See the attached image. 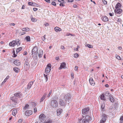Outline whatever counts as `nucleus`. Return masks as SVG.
Listing matches in <instances>:
<instances>
[{
  "label": "nucleus",
  "instance_id": "nucleus-1",
  "mask_svg": "<svg viewBox=\"0 0 123 123\" xmlns=\"http://www.w3.org/2000/svg\"><path fill=\"white\" fill-rule=\"evenodd\" d=\"M20 41L18 39V40H13L10 43L9 45L10 46L14 47L17 45L18 46L20 45Z\"/></svg>",
  "mask_w": 123,
  "mask_h": 123
},
{
  "label": "nucleus",
  "instance_id": "nucleus-2",
  "mask_svg": "<svg viewBox=\"0 0 123 123\" xmlns=\"http://www.w3.org/2000/svg\"><path fill=\"white\" fill-rule=\"evenodd\" d=\"M38 48L37 46H35L32 51V55L33 56L37 57L38 55Z\"/></svg>",
  "mask_w": 123,
  "mask_h": 123
},
{
  "label": "nucleus",
  "instance_id": "nucleus-3",
  "mask_svg": "<svg viewBox=\"0 0 123 123\" xmlns=\"http://www.w3.org/2000/svg\"><path fill=\"white\" fill-rule=\"evenodd\" d=\"M45 116L44 114L42 113L40 115L39 117V118L40 120V123H45L46 122H45Z\"/></svg>",
  "mask_w": 123,
  "mask_h": 123
},
{
  "label": "nucleus",
  "instance_id": "nucleus-4",
  "mask_svg": "<svg viewBox=\"0 0 123 123\" xmlns=\"http://www.w3.org/2000/svg\"><path fill=\"white\" fill-rule=\"evenodd\" d=\"M122 12L123 10L120 8L116 9L114 10L115 15L117 17H120L121 15Z\"/></svg>",
  "mask_w": 123,
  "mask_h": 123
},
{
  "label": "nucleus",
  "instance_id": "nucleus-5",
  "mask_svg": "<svg viewBox=\"0 0 123 123\" xmlns=\"http://www.w3.org/2000/svg\"><path fill=\"white\" fill-rule=\"evenodd\" d=\"M92 118L91 117L88 115L86 116L85 118L82 120V123H89V121L91 120Z\"/></svg>",
  "mask_w": 123,
  "mask_h": 123
},
{
  "label": "nucleus",
  "instance_id": "nucleus-6",
  "mask_svg": "<svg viewBox=\"0 0 123 123\" xmlns=\"http://www.w3.org/2000/svg\"><path fill=\"white\" fill-rule=\"evenodd\" d=\"M66 101L63 98H60L59 99V103L60 105L65 106L66 105Z\"/></svg>",
  "mask_w": 123,
  "mask_h": 123
},
{
  "label": "nucleus",
  "instance_id": "nucleus-7",
  "mask_svg": "<svg viewBox=\"0 0 123 123\" xmlns=\"http://www.w3.org/2000/svg\"><path fill=\"white\" fill-rule=\"evenodd\" d=\"M51 105L53 107H57L58 106L57 101L55 100H52L51 101Z\"/></svg>",
  "mask_w": 123,
  "mask_h": 123
},
{
  "label": "nucleus",
  "instance_id": "nucleus-8",
  "mask_svg": "<svg viewBox=\"0 0 123 123\" xmlns=\"http://www.w3.org/2000/svg\"><path fill=\"white\" fill-rule=\"evenodd\" d=\"M101 119L100 121V123H104L107 119V116L106 115L103 114L101 116Z\"/></svg>",
  "mask_w": 123,
  "mask_h": 123
},
{
  "label": "nucleus",
  "instance_id": "nucleus-9",
  "mask_svg": "<svg viewBox=\"0 0 123 123\" xmlns=\"http://www.w3.org/2000/svg\"><path fill=\"white\" fill-rule=\"evenodd\" d=\"M51 64L49 63L47 65L45 70V72L46 74H47L50 72L51 68Z\"/></svg>",
  "mask_w": 123,
  "mask_h": 123
},
{
  "label": "nucleus",
  "instance_id": "nucleus-10",
  "mask_svg": "<svg viewBox=\"0 0 123 123\" xmlns=\"http://www.w3.org/2000/svg\"><path fill=\"white\" fill-rule=\"evenodd\" d=\"M63 98L66 101L69 100L71 98V95L70 93H68L67 94H64Z\"/></svg>",
  "mask_w": 123,
  "mask_h": 123
},
{
  "label": "nucleus",
  "instance_id": "nucleus-11",
  "mask_svg": "<svg viewBox=\"0 0 123 123\" xmlns=\"http://www.w3.org/2000/svg\"><path fill=\"white\" fill-rule=\"evenodd\" d=\"M89 107L85 108L82 109V113L83 115H86L87 114L89 111Z\"/></svg>",
  "mask_w": 123,
  "mask_h": 123
},
{
  "label": "nucleus",
  "instance_id": "nucleus-12",
  "mask_svg": "<svg viewBox=\"0 0 123 123\" xmlns=\"http://www.w3.org/2000/svg\"><path fill=\"white\" fill-rule=\"evenodd\" d=\"M11 99L13 102V103L15 105L18 102V99L15 97H13L11 98Z\"/></svg>",
  "mask_w": 123,
  "mask_h": 123
},
{
  "label": "nucleus",
  "instance_id": "nucleus-13",
  "mask_svg": "<svg viewBox=\"0 0 123 123\" xmlns=\"http://www.w3.org/2000/svg\"><path fill=\"white\" fill-rule=\"evenodd\" d=\"M15 97L19 98H20L22 95V93L20 92H18L14 94Z\"/></svg>",
  "mask_w": 123,
  "mask_h": 123
},
{
  "label": "nucleus",
  "instance_id": "nucleus-14",
  "mask_svg": "<svg viewBox=\"0 0 123 123\" xmlns=\"http://www.w3.org/2000/svg\"><path fill=\"white\" fill-rule=\"evenodd\" d=\"M32 114V111L31 110H27L25 113V115L27 116H29Z\"/></svg>",
  "mask_w": 123,
  "mask_h": 123
},
{
  "label": "nucleus",
  "instance_id": "nucleus-15",
  "mask_svg": "<svg viewBox=\"0 0 123 123\" xmlns=\"http://www.w3.org/2000/svg\"><path fill=\"white\" fill-rule=\"evenodd\" d=\"M28 4L29 5L33 6L38 7V5L35 3H33L31 2H29L28 3Z\"/></svg>",
  "mask_w": 123,
  "mask_h": 123
},
{
  "label": "nucleus",
  "instance_id": "nucleus-16",
  "mask_svg": "<svg viewBox=\"0 0 123 123\" xmlns=\"http://www.w3.org/2000/svg\"><path fill=\"white\" fill-rule=\"evenodd\" d=\"M89 81L90 84L91 85L94 86L95 85V82L92 78H89Z\"/></svg>",
  "mask_w": 123,
  "mask_h": 123
},
{
  "label": "nucleus",
  "instance_id": "nucleus-17",
  "mask_svg": "<svg viewBox=\"0 0 123 123\" xmlns=\"http://www.w3.org/2000/svg\"><path fill=\"white\" fill-rule=\"evenodd\" d=\"M102 20L104 22H107L108 21V17L106 16H103L101 18Z\"/></svg>",
  "mask_w": 123,
  "mask_h": 123
},
{
  "label": "nucleus",
  "instance_id": "nucleus-18",
  "mask_svg": "<svg viewBox=\"0 0 123 123\" xmlns=\"http://www.w3.org/2000/svg\"><path fill=\"white\" fill-rule=\"evenodd\" d=\"M33 83V82L32 81L28 83L27 86V89H29L32 86Z\"/></svg>",
  "mask_w": 123,
  "mask_h": 123
},
{
  "label": "nucleus",
  "instance_id": "nucleus-19",
  "mask_svg": "<svg viewBox=\"0 0 123 123\" xmlns=\"http://www.w3.org/2000/svg\"><path fill=\"white\" fill-rule=\"evenodd\" d=\"M62 110L61 109H59L57 110V115L59 116L60 115L62 112Z\"/></svg>",
  "mask_w": 123,
  "mask_h": 123
},
{
  "label": "nucleus",
  "instance_id": "nucleus-20",
  "mask_svg": "<svg viewBox=\"0 0 123 123\" xmlns=\"http://www.w3.org/2000/svg\"><path fill=\"white\" fill-rule=\"evenodd\" d=\"M14 64L17 66H19L20 64V62L19 60H16L14 61Z\"/></svg>",
  "mask_w": 123,
  "mask_h": 123
},
{
  "label": "nucleus",
  "instance_id": "nucleus-21",
  "mask_svg": "<svg viewBox=\"0 0 123 123\" xmlns=\"http://www.w3.org/2000/svg\"><path fill=\"white\" fill-rule=\"evenodd\" d=\"M29 64L28 62L26 61L25 63V68L27 69L29 68Z\"/></svg>",
  "mask_w": 123,
  "mask_h": 123
},
{
  "label": "nucleus",
  "instance_id": "nucleus-22",
  "mask_svg": "<svg viewBox=\"0 0 123 123\" xmlns=\"http://www.w3.org/2000/svg\"><path fill=\"white\" fill-rule=\"evenodd\" d=\"M43 51L42 49H40L38 52V56L39 57H41L43 54Z\"/></svg>",
  "mask_w": 123,
  "mask_h": 123
},
{
  "label": "nucleus",
  "instance_id": "nucleus-23",
  "mask_svg": "<svg viewBox=\"0 0 123 123\" xmlns=\"http://www.w3.org/2000/svg\"><path fill=\"white\" fill-rule=\"evenodd\" d=\"M66 66V64L65 63L63 62L61 64L59 68L61 69L62 68H65Z\"/></svg>",
  "mask_w": 123,
  "mask_h": 123
},
{
  "label": "nucleus",
  "instance_id": "nucleus-24",
  "mask_svg": "<svg viewBox=\"0 0 123 123\" xmlns=\"http://www.w3.org/2000/svg\"><path fill=\"white\" fill-rule=\"evenodd\" d=\"M122 5L120 3H118L115 6L116 9L119 8H121Z\"/></svg>",
  "mask_w": 123,
  "mask_h": 123
},
{
  "label": "nucleus",
  "instance_id": "nucleus-25",
  "mask_svg": "<svg viewBox=\"0 0 123 123\" xmlns=\"http://www.w3.org/2000/svg\"><path fill=\"white\" fill-rule=\"evenodd\" d=\"M46 93L44 94V95H43L42 97L41 98L40 101V102L41 103L44 100L46 96Z\"/></svg>",
  "mask_w": 123,
  "mask_h": 123
},
{
  "label": "nucleus",
  "instance_id": "nucleus-26",
  "mask_svg": "<svg viewBox=\"0 0 123 123\" xmlns=\"http://www.w3.org/2000/svg\"><path fill=\"white\" fill-rule=\"evenodd\" d=\"M22 30L23 31L28 32L30 31V29L28 27L22 28Z\"/></svg>",
  "mask_w": 123,
  "mask_h": 123
},
{
  "label": "nucleus",
  "instance_id": "nucleus-27",
  "mask_svg": "<svg viewBox=\"0 0 123 123\" xmlns=\"http://www.w3.org/2000/svg\"><path fill=\"white\" fill-rule=\"evenodd\" d=\"M55 31L57 32L61 31H62V29L61 28L57 27H55Z\"/></svg>",
  "mask_w": 123,
  "mask_h": 123
},
{
  "label": "nucleus",
  "instance_id": "nucleus-28",
  "mask_svg": "<svg viewBox=\"0 0 123 123\" xmlns=\"http://www.w3.org/2000/svg\"><path fill=\"white\" fill-rule=\"evenodd\" d=\"M13 70L15 72L17 73L19 72L20 71V69L18 68L17 67L14 68Z\"/></svg>",
  "mask_w": 123,
  "mask_h": 123
},
{
  "label": "nucleus",
  "instance_id": "nucleus-29",
  "mask_svg": "<svg viewBox=\"0 0 123 123\" xmlns=\"http://www.w3.org/2000/svg\"><path fill=\"white\" fill-rule=\"evenodd\" d=\"M17 112V110L16 109H15L13 110L12 112V114L13 115L15 116Z\"/></svg>",
  "mask_w": 123,
  "mask_h": 123
},
{
  "label": "nucleus",
  "instance_id": "nucleus-30",
  "mask_svg": "<svg viewBox=\"0 0 123 123\" xmlns=\"http://www.w3.org/2000/svg\"><path fill=\"white\" fill-rule=\"evenodd\" d=\"M101 99L103 100H105V98L104 95V94H102L100 96Z\"/></svg>",
  "mask_w": 123,
  "mask_h": 123
},
{
  "label": "nucleus",
  "instance_id": "nucleus-31",
  "mask_svg": "<svg viewBox=\"0 0 123 123\" xmlns=\"http://www.w3.org/2000/svg\"><path fill=\"white\" fill-rule=\"evenodd\" d=\"M110 101L112 102H113L114 101V99L113 97L111 96H110Z\"/></svg>",
  "mask_w": 123,
  "mask_h": 123
},
{
  "label": "nucleus",
  "instance_id": "nucleus-32",
  "mask_svg": "<svg viewBox=\"0 0 123 123\" xmlns=\"http://www.w3.org/2000/svg\"><path fill=\"white\" fill-rule=\"evenodd\" d=\"M22 49V48L21 47H19L16 49V53H18L19 52L21 51Z\"/></svg>",
  "mask_w": 123,
  "mask_h": 123
},
{
  "label": "nucleus",
  "instance_id": "nucleus-33",
  "mask_svg": "<svg viewBox=\"0 0 123 123\" xmlns=\"http://www.w3.org/2000/svg\"><path fill=\"white\" fill-rule=\"evenodd\" d=\"M25 39L27 42H30L31 41L30 38L29 36L26 37H25Z\"/></svg>",
  "mask_w": 123,
  "mask_h": 123
},
{
  "label": "nucleus",
  "instance_id": "nucleus-34",
  "mask_svg": "<svg viewBox=\"0 0 123 123\" xmlns=\"http://www.w3.org/2000/svg\"><path fill=\"white\" fill-rule=\"evenodd\" d=\"M110 94H111L108 92L106 91L105 92L104 95L107 96H110Z\"/></svg>",
  "mask_w": 123,
  "mask_h": 123
},
{
  "label": "nucleus",
  "instance_id": "nucleus-35",
  "mask_svg": "<svg viewBox=\"0 0 123 123\" xmlns=\"http://www.w3.org/2000/svg\"><path fill=\"white\" fill-rule=\"evenodd\" d=\"M31 18L32 21L33 22H36L37 21V19L32 17H31Z\"/></svg>",
  "mask_w": 123,
  "mask_h": 123
},
{
  "label": "nucleus",
  "instance_id": "nucleus-36",
  "mask_svg": "<svg viewBox=\"0 0 123 123\" xmlns=\"http://www.w3.org/2000/svg\"><path fill=\"white\" fill-rule=\"evenodd\" d=\"M13 51L12 52V53L13 54L12 56L13 57H16L17 56V55H16L15 53V51L14 49H13Z\"/></svg>",
  "mask_w": 123,
  "mask_h": 123
},
{
  "label": "nucleus",
  "instance_id": "nucleus-37",
  "mask_svg": "<svg viewBox=\"0 0 123 123\" xmlns=\"http://www.w3.org/2000/svg\"><path fill=\"white\" fill-rule=\"evenodd\" d=\"M29 107V105L28 104H26L25 105V106L24 107V110H26Z\"/></svg>",
  "mask_w": 123,
  "mask_h": 123
},
{
  "label": "nucleus",
  "instance_id": "nucleus-38",
  "mask_svg": "<svg viewBox=\"0 0 123 123\" xmlns=\"http://www.w3.org/2000/svg\"><path fill=\"white\" fill-rule=\"evenodd\" d=\"M116 57L117 58L118 60H121V59L120 57L118 55L116 54Z\"/></svg>",
  "mask_w": 123,
  "mask_h": 123
},
{
  "label": "nucleus",
  "instance_id": "nucleus-39",
  "mask_svg": "<svg viewBox=\"0 0 123 123\" xmlns=\"http://www.w3.org/2000/svg\"><path fill=\"white\" fill-rule=\"evenodd\" d=\"M52 89L49 92V94L47 96V97H48L49 98V97H50L51 94L52 93Z\"/></svg>",
  "mask_w": 123,
  "mask_h": 123
},
{
  "label": "nucleus",
  "instance_id": "nucleus-40",
  "mask_svg": "<svg viewBox=\"0 0 123 123\" xmlns=\"http://www.w3.org/2000/svg\"><path fill=\"white\" fill-rule=\"evenodd\" d=\"M120 123H123V116H122L120 117Z\"/></svg>",
  "mask_w": 123,
  "mask_h": 123
},
{
  "label": "nucleus",
  "instance_id": "nucleus-41",
  "mask_svg": "<svg viewBox=\"0 0 123 123\" xmlns=\"http://www.w3.org/2000/svg\"><path fill=\"white\" fill-rule=\"evenodd\" d=\"M44 77L45 78L46 82L48 80V78L47 77V75H45V74H44Z\"/></svg>",
  "mask_w": 123,
  "mask_h": 123
},
{
  "label": "nucleus",
  "instance_id": "nucleus-42",
  "mask_svg": "<svg viewBox=\"0 0 123 123\" xmlns=\"http://www.w3.org/2000/svg\"><path fill=\"white\" fill-rule=\"evenodd\" d=\"M79 56V55L77 53H75L74 54V57L75 58H77Z\"/></svg>",
  "mask_w": 123,
  "mask_h": 123
},
{
  "label": "nucleus",
  "instance_id": "nucleus-43",
  "mask_svg": "<svg viewBox=\"0 0 123 123\" xmlns=\"http://www.w3.org/2000/svg\"><path fill=\"white\" fill-rule=\"evenodd\" d=\"M87 46L89 48H92L93 47V46L92 45L89 44H88L87 45Z\"/></svg>",
  "mask_w": 123,
  "mask_h": 123
},
{
  "label": "nucleus",
  "instance_id": "nucleus-44",
  "mask_svg": "<svg viewBox=\"0 0 123 123\" xmlns=\"http://www.w3.org/2000/svg\"><path fill=\"white\" fill-rule=\"evenodd\" d=\"M46 35H44L42 37V38L43 41L45 40V39Z\"/></svg>",
  "mask_w": 123,
  "mask_h": 123
},
{
  "label": "nucleus",
  "instance_id": "nucleus-45",
  "mask_svg": "<svg viewBox=\"0 0 123 123\" xmlns=\"http://www.w3.org/2000/svg\"><path fill=\"white\" fill-rule=\"evenodd\" d=\"M51 4L54 6H56V4L55 2L54 1H53L51 3Z\"/></svg>",
  "mask_w": 123,
  "mask_h": 123
},
{
  "label": "nucleus",
  "instance_id": "nucleus-46",
  "mask_svg": "<svg viewBox=\"0 0 123 123\" xmlns=\"http://www.w3.org/2000/svg\"><path fill=\"white\" fill-rule=\"evenodd\" d=\"M102 0L103 3L105 5L107 4V2L105 0Z\"/></svg>",
  "mask_w": 123,
  "mask_h": 123
},
{
  "label": "nucleus",
  "instance_id": "nucleus-47",
  "mask_svg": "<svg viewBox=\"0 0 123 123\" xmlns=\"http://www.w3.org/2000/svg\"><path fill=\"white\" fill-rule=\"evenodd\" d=\"M58 1L61 3H64V1L63 0H58Z\"/></svg>",
  "mask_w": 123,
  "mask_h": 123
},
{
  "label": "nucleus",
  "instance_id": "nucleus-48",
  "mask_svg": "<svg viewBox=\"0 0 123 123\" xmlns=\"http://www.w3.org/2000/svg\"><path fill=\"white\" fill-rule=\"evenodd\" d=\"M23 121V119H19L18 121V123H21Z\"/></svg>",
  "mask_w": 123,
  "mask_h": 123
},
{
  "label": "nucleus",
  "instance_id": "nucleus-49",
  "mask_svg": "<svg viewBox=\"0 0 123 123\" xmlns=\"http://www.w3.org/2000/svg\"><path fill=\"white\" fill-rule=\"evenodd\" d=\"M7 80L6 79H5L4 81L2 82V84L3 85L4 84Z\"/></svg>",
  "mask_w": 123,
  "mask_h": 123
},
{
  "label": "nucleus",
  "instance_id": "nucleus-50",
  "mask_svg": "<svg viewBox=\"0 0 123 123\" xmlns=\"http://www.w3.org/2000/svg\"><path fill=\"white\" fill-rule=\"evenodd\" d=\"M109 14L110 16H112L114 15V13L112 12V13H110Z\"/></svg>",
  "mask_w": 123,
  "mask_h": 123
},
{
  "label": "nucleus",
  "instance_id": "nucleus-51",
  "mask_svg": "<svg viewBox=\"0 0 123 123\" xmlns=\"http://www.w3.org/2000/svg\"><path fill=\"white\" fill-rule=\"evenodd\" d=\"M63 3H61L59 4V5L60 6H65V5L63 4Z\"/></svg>",
  "mask_w": 123,
  "mask_h": 123
},
{
  "label": "nucleus",
  "instance_id": "nucleus-52",
  "mask_svg": "<svg viewBox=\"0 0 123 123\" xmlns=\"http://www.w3.org/2000/svg\"><path fill=\"white\" fill-rule=\"evenodd\" d=\"M33 9L34 11H36L38 10V9L36 8H34Z\"/></svg>",
  "mask_w": 123,
  "mask_h": 123
},
{
  "label": "nucleus",
  "instance_id": "nucleus-53",
  "mask_svg": "<svg viewBox=\"0 0 123 123\" xmlns=\"http://www.w3.org/2000/svg\"><path fill=\"white\" fill-rule=\"evenodd\" d=\"M37 108H35L34 109V113L36 112H37Z\"/></svg>",
  "mask_w": 123,
  "mask_h": 123
},
{
  "label": "nucleus",
  "instance_id": "nucleus-54",
  "mask_svg": "<svg viewBox=\"0 0 123 123\" xmlns=\"http://www.w3.org/2000/svg\"><path fill=\"white\" fill-rule=\"evenodd\" d=\"M61 48L62 49H65V47L64 46L62 45L61 46Z\"/></svg>",
  "mask_w": 123,
  "mask_h": 123
},
{
  "label": "nucleus",
  "instance_id": "nucleus-55",
  "mask_svg": "<svg viewBox=\"0 0 123 123\" xmlns=\"http://www.w3.org/2000/svg\"><path fill=\"white\" fill-rule=\"evenodd\" d=\"M27 52L26 51H25L24 53L23 54L24 55H27Z\"/></svg>",
  "mask_w": 123,
  "mask_h": 123
},
{
  "label": "nucleus",
  "instance_id": "nucleus-56",
  "mask_svg": "<svg viewBox=\"0 0 123 123\" xmlns=\"http://www.w3.org/2000/svg\"><path fill=\"white\" fill-rule=\"evenodd\" d=\"M78 68V67L75 66V68H74V69L75 70L77 71V70Z\"/></svg>",
  "mask_w": 123,
  "mask_h": 123
},
{
  "label": "nucleus",
  "instance_id": "nucleus-57",
  "mask_svg": "<svg viewBox=\"0 0 123 123\" xmlns=\"http://www.w3.org/2000/svg\"><path fill=\"white\" fill-rule=\"evenodd\" d=\"M32 105H34V106H36L37 105V104H36L34 102L32 103Z\"/></svg>",
  "mask_w": 123,
  "mask_h": 123
},
{
  "label": "nucleus",
  "instance_id": "nucleus-58",
  "mask_svg": "<svg viewBox=\"0 0 123 123\" xmlns=\"http://www.w3.org/2000/svg\"><path fill=\"white\" fill-rule=\"evenodd\" d=\"M44 25L46 26L49 25V24L48 23H45L44 24Z\"/></svg>",
  "mask_w": 123,
  "mask_h": 123
},
{
  "label": "nucleus",
  "instance_id": "nucleus-59",
  "mask_svg": "<svg viewBox=\"0 0 123 123\" xmlns=\"http://www.w3.org/2000/svg\"><path fill=\"white\" fill-rule=\"evenodd\" d=\"M45 1L48 3H50V0H44Z\"/></svg>",
  "mask_w": 123,
  "mask_h": 123
},
{
  "label": "nucleus",
  "instance_id": "nucleus-60",
  "mask_svg": "<svg viewBox=\"0 0 123 123\" xmlns=\"http://www.w3.org/2000/svg\"><path fill=\"white\" fill-rule=\"evenodd\" d=\"M74 1L73 0H68V1L69 2H72Z\"/></svg>",
  "mask_w": 123,
  "mask_h": 123
},
{
  "label": "nucleus",
  "instance_id": "nucleus-61",
  "mask_svg": "<svg viewBox=\"0 0 123 123\" xmlns=\"http://www.w3.org/2000/svg\"><path fill=\"white\" fill-rule=\"evenodd\" d=\"M73 7L74 8H76L77 7V5H73Z\"/></svg>",
  "mask_w": 123,
  "mask_h": 123
},
{
  "label": "nucleus",
  "instance_id": "nucleus-62",
  "mask_svg": "<svg viewBox=\"0 0 123 123\" xmlns=\"http://www.w3.org/2000/svg\"><path fill=\"white\" fill-rule=\"evenodd\" d=\"M10 25H12L13 26H14L15 25V24H14V23H11V24H10Z\"/></svg>",
  "mask_w": 123,
  "mask_h": 123
},
{
  "label": "nucleus",
  "instance_id": "nucleus-63",
  "mask_svg": "<svg viewBox=\"0 0 123 123\" xmlns=\"http://www.w3.org/2000/svg\"><path fill=\"white\" fill-rule=\"evenodd\" d=\"M71 76L72 77H73V78H74V74L73 73H71Z\"/></svg>",
  "mask_w": 123,
  "mask_h": 123
},
{
  "label": "nucleus",
  "instance_id": "nucleus-64",
  "mask_svg": "<svg viewBox=\"0 0 123 123\" xmlns=\"http://www.w3.org/2000/svg\"><path fill=\"white\" fill-rule=\"evenodd\" d=\"M9 78V76H7L5 79H6V80H7Z\"/></svg>",
  "mask_w": 123,
  "mask_h": 123
}]
</instances>
